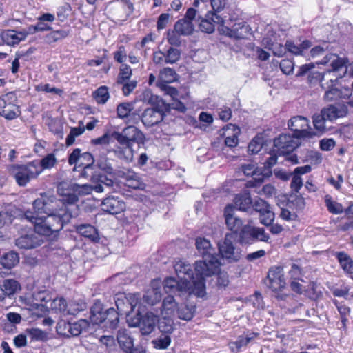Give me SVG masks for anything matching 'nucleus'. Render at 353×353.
<instances>
[{
    "instance_id": "1",
    "label": "nucleus",
    "mask_w": 353,
    "mask_h": 353,
    "mask_svg": "<svg viewBox=\"0 0 353 353\" xmlns=\"http://www.w3.org/2000/svg\"><path fill=\"white\" fill-rule=\"evenodd\" d=\"M78 200H34V212L28 210L25 218L34 224L42 236L59 232L72 217L77 215Z\"/></svg>"
},
{
    "instance_id": "2",
    "label": "nucleus",
    "mask_w": 353,
    "mask_h": 353,
    "mask_svg": "<svg viewBox=\"0 0 353 353\" xmlns=\"http://www.w3.org/2000/svg\"><path fill=\"white\" fill-rule=\"evenodd\" d=\"M195 246L203 259L194 263L195 271L201 275L212 276L219 272L220 262L210 240L205 237H197Z\"/></svg>"
},
{
    "instance_id": "3",
    "label": "nucleus",
    "mask_w": 353,
    "mask_h": 353,
    "mask_svg": "<svg viewBox=\"0 0 353 353\" xmlns=\"http://www.w3.org/2000/svg\"><path fill=\"white\" fill-rule=\"evenodd\" d=\"M112 139L117 140L121 145V147L114 150L117 157L126 162H131L133 159V151L131 145L132 143L142 142L144 136L136 127L129 125L125 128L121 133L112 132Z\"/></svg>"
},
{
    "instance_id": "4",
    "label": "nucleus",
    "mask_w": 353,
    "mask_h": 353,
    "mask_svg": "<svg viewBox=\"0 0 353 353\" xmlns=\"http://www.w3.org/2000/svg\"><path fill=\"white\" fill-rule=\"evenodd\" d=\"M162 284L166 293L174 294L179 296L185 294H194L199 297H203L206 294L205 288L201 280L197 281L194 288H191L190 284L188 282L176 281L173 277L165 279Z\"/></svg>"
},
{
    "instance_id": "5",
    "label": "nucleus",
    "mask_w": 353,
    "mask_h": 353,
    "mask_svg": "<svg viewBox=\"0 0 353 353\" xmlns=\"http://www.w3.org/2000/svg\"><path fill=\"white\" fill-rule=\"evenodd\" d=\"M174 268L179 279L182 282H188L191 288H194L195 283L200 280L203 282L205 287V277L210 276L198 274L195 270V274H194L191 265L183 260L176 261Z\"/></svg>"
},
{
    "instance_id": "6",
    "label": "nucleus",
    "mask_w": 353,
    "mask_h": 353,
    "mask_svg": "<svg viewBox=\"0 0 353 353\" xmlns=\"http://www.w3.org/2000/svg\"><path fill=\"white\" fill-rule=\"evenodd\" d=\"M93 190L90 185H79L68 181L59 183L57 188V192L60 196L66 199H78L79 196L89 194Z\"/></svg>"
},
{
    "instance_id": "7",
    "label": "nucleus",
    "mask_w": 353,
    "mask_h": 353,
    "mask_svg": "<svg viewBox=\"0 0 353 353\" xmlns=\"http://www.w3.org/2000/svg\"><path fill=\"white\" fill-rule=\"evenodd\" d=\"M233 234H226L223 241L218 243L219 251L223 259L229 263H235L241 258V250L234 244Z\"/></svg>"
},
{
    "instance_id": "8",
    "label": "nucleus",
    "mask_w": 353,
    "mask_h": 353,
    "mask_svg": "<svg viewBox=\"0 0 353 353\" xmlns=\"http://www.w3.org/2000/svg\"><path fill=\"white\" fill-rule=\"evenodd\" d=\"M288 126L297 138L310 139L318 135L310 126L309 120L302 116L292 117L288 121Z\"/></svg>"
},
{
    "instance_id": "9",
    "label": "nucleus",
    "mask_w": 353,
    "mask_h": 353,
    "mask_svg": "<svg viewBox=\"0 0 353 353\" xmlns=\"http://www.w3.org/2000/svg\"><path fill=\"white\" fill-rule=\"evenodd\" d=\"M42 172L37 161H33L26 165H17L14 174L15 180L20 186H25L32 179L36 178Z\"/></svg>"
},
{
    "instance_id": "10",
    "label": "nucleus",
    "mask_w": 353,
    "mask_h": 353,
    "mask_svg": "<svg viewBox=\"0 0 353 353\" xmlns=\"http://www.w3.org/2000/svg\"><path fill=\"white\" fill-rule=\"evenodd\" d=\"M110 141V134L107 131L103 136L91 140L93 145H100L99 154L98 158V165L101 170H105L107 173H110V161L107 157L109 152L108 146Z\"/></svg>"
},
{
    "instance_id": "11",
    "label": "nucleus",
    "mask_w": 353,
    "mask_h": 353,
    "mask_svg": "<svg viewBox=\"0 0 353 353\" xmlns=\"http://www.w3.org/2000/svg\"><path fill=\"white\" fill-rule=\"evenodd\" d=\"M299 139L294 135L281 134L274 141V151L279 155L288 154L299 146Z\"/></svg>"
},
{
    "instance_id": "12",
    "label": "nucleus",
    "mask_w": 353,
    "mask_h": 353,
    "mask_svg": "<svg viewBox=\"0 0 353 353\" xmlns=\"http://www.w3.org/2000/svg\"><path fill=\"white\" fill-rule=\"evenodd\" d=\"M218 30L221 34L237 39H245L251 34L250 27L244 21L236 22L231 28L221 24Z\"/></svg>"
},
{
    "instance_id": "13",
    "label": "nucleus",
    "mask_w": 353,
    "mask_h": 353,
    "mask_svg": "<svg viewBox=\"0 0 353 353\" xmlns=\"http://www.w3.org/2000/svg\"><path fill=\"white\" fill-rule=\"evenodd\" d=\"M43 243V239L41 234L35 231L28 232L25 234L21 235L15 240V245L19 249L30 250L40 246Z\"/></svg>"
},
{
    "instance_id": "14",
    "label": "nucleus",
    "mask_w": 353,
    "mask_h": 353,
    "mask_svg": "<svg viewBox=\"0 0 353 353\" xmlns=\"http://www.w3.org/2000/svg\"><path fill=\"white\" fill-rule=\"evenodd\" d=\"M158 321V316L152 312H147L141 318H138L136 321L132 320L129 322V325L130 327L139 326L142 335H148L154 331Z\"/></svg>"
},
{
    "instance_id": "15",
    "label": "nucleus",
    "mask_w": 353,
    "mask_h": 353,
    "mask_svg": "<svg viewBox=\"0 0 353 353\" xmlns=\"http://www.w3.org/2000/svg\"><path fill=\"white\" fill-rule=\"evenodd\" d=\"M116 178L121 183L133 189H142L145 186L140 180L137 173L129 170L123 168L114 173Z\"/></svg>"
},
{
    "instance_id": "16",
    "label": "nucleus",
    "mask_w": 353,
    "mask_h": 353,
    "mask_svg": "<svg viewBox=\"0 0 353 353\" xmlns=\"http://www.w3.org/2000/svg\"><path fill=\"white\" fill-rule=\"evenodd\" d=\"M268 287L273 292L281 291L286 285L283 269L281 266H274L270 268L268 274Z\"/></svg>"
},
{
    "instance_id": "17",
    "label": "nucleus",
    "mask_w": 353,
    "mask_h": 353,
    "mask_svg": "<svg viewBox=\"0 0 353 353\" xmlns=\"http://www.w3.org/2000/svg\"><path fill=\"white\" fill-rule=\"evenodd\" d=\"M252 211L259 213L260 223L265 226L270 225L274 220V213L270 209L265 200H254L252 202Z\"/></svg>"
},
{
    "instance_id": "18",
    "label": "nucleus",
    "mask_w": 353,
    "mask_h": 353,
    "mask_svg": "<svg viewBox=\"0 0 353 353\" xmlns=\"http://www.w3.org/2000/svg\"><path fill=\"white\" fill-rule=\"evenodd\" d=\"M323 89L325 90L324 99L326 101H332L341 98V90L339 88V77H329L325 83H321Z\"/></svg>"
},
{
    "instance_id": "19",
    "label": "nucleus",
    "mask_w": 353,
    "mask_h": 353,
    "mask_svg": "<svg viewBox=\"0 0 353 353\" xmlns=\"http://www.w3.org/2000/svg\"><path fill=\"white\" fill-rule=\"evenodd\" d=\"M161 279L152 280L150 283V288L143 296V302L150 305H154L159 303L161 299Z\"/></svg>"
},
{
    "instance_id": "20",
    "label": "nucleus",
    "mask_w": 353,
    "mask_h": 353,
    "mask_svg": "<svg viewBox=\"0 0 353 353\" xmlns=\"http://www.w3.org/2000/svg\"><path fill=\"white\" fill-rule=\"evenodd\" d=\"M78 161L80 162L79 167L86 166L89 168L93 167L94 159L91 153L86 152L81 154L79 148H75L69 155L68 163L72 165Z\"/></svg>"
},
{
    "instance_id": "21",
    "label": "nucleus",
    "mask_w": 353,
    "mask_h": 353,
    "mask_svg": "<svg viewBox=\"0 0 353 353\" xmlns=\"http://www.w3.org/2000/svg\"><path fill=\"white\" fill-rule=\"evenodd\" d=\"M224 216L228 229L234 233L240 232L243 227V221L235 215L234 209L231 205H228L225 208Z\"/></svg>"
},
{
    "instance_id": "22",
    "label": "nucleus",
    "mask_w": 353,
    "mask_h": 353,
    "mask_svg": "<svg viewBox=\"0 0 353 353\" xmlns=\"http://www.w3.org/2000/svg\"><path fill=\"white\" fill-rule=\"evenodd\" d=\"M215 23L219 24L220 26L221 24H224V20L219 15L208 12L205 14V18L202 19L199 23V29L203 32L212 33L214 30Z\"/></svg>"
},
{
    "instance_id": "23",
    "label": "nucleus",
    "mask_w": 353,
    "mask_h": 353,
    "mask_svg": "<svg viewBox=\"0 0 353 353\" xmlns=\"http://www.w3.org/2000/svg\"><path fill=\"white\" fill-rule=\"evenodd\" d=\"M330 62V65L332 67V70H328L327 71H330L331 75L330 77L334 78L335 77H338L339 79L341 78V75H337L335 73L338 71H340L343 68H346V60L345 59L339 57L335 54H330L326 55L323 60L321 61V64H326Z\"/></svg>"
},
{
    "instance_id": "24",
    "label": "nucleus",
    "mask_w": 353,
    "mask_h": 353,
    "mask_svg": "<svg viewBox=\"0 0 353 353\" xmlns=\"http://www.w3.org/2000/svg\"><path fill=\"white\" fill-rule=\"evenodd\" d=\"M164 114L162 110L157 108H148L141 116V121L146 127L158 124L163 119Z\"/></svg>"
},
{
    "instance_id": "25",
    "label": "nucleus",
    "mask_w": 353,
    "mask_h": 353,
    "mask_svg": "<svg viewBox=\"0 0 353 353\" xmlns=\"http://www.w3.org/2000/svg\"><path fill=\"white\" fill-rule=\"evenodd\" d=\"M321 112L327 121H332L338 118L345 116L347 112V109L344 105H330L323 108Z\"/></svg>"
},
{
    "instance_id": "26",
    "label": "nucleus",
    "mask_w": 353,
    "mask_h": 353,
    "mask_svg": "<svg viewBox=\"0 0 353 353\" xmlns=\"http://www.w3.org/2000/svg\"><path fill=\"white\" fill-rule=\"evenodd\" d=\"M110 309L103 310V306L101 301H96L90 309V319L92 324L98 325L103 323L109 314Z\"/></svg>"
},
{
    "instance_id": "27",
    "label": "nucleus",
    "mask_w": 353,
    "mask_h": 353,
    "mask_svg": "<svg viewBox=\"0 0 353 353\" xmlns=\"http://www.w3.org/2000/svg\"><path fill=\"white\" fill-rule=\"evenodd\" d=\"M224 130L225 144L230 147L233 148L237 145L239 142L238 137L240 134V128L232 123L228 124Z\"/></svg>"
},
{
    "instance_id": "28",
    "label": "nucleus",
    "mask_w": 353,
    "mask_h": 353,
    "mask_svg": "<svg viewBox=\"0 0 353 353\" xmlns=\"http://www.w3.org/2000/svg\"><path fill=\"white\" fill-rule=\"evenodd\" d=\"M301 203V208L305 204L303 202V200H287L285 208H281L280 217L285 221H293L297 217L296 211H295L293 207L298 204V202Z\"/></svg>"
},
{
    "instance_id": "29",
    "label": "nucleus",
    "mask_w": 353,
    "mask_h": 353,
    "mask_svg": "<svg viewBox=\"0 0 353 353\" xmlns=\"http://www.w3.org/2000/svg\"><path fill=\"white\" fill-rule=\"evenodd\" d=\"M334 256L337 259L340 267L347 275L353 274V259L345 252H336Z\"/></svg>"
},
{
    "instance_id": "30",
    "label": "nucleus",
    "mask_w": 353,
    "mask_h": 353,
    "mask_svg": "<svg viewBox=\"0 0 353 353\" xmlns=\"http://www.w3.org/2000/svg\"><path fill=\"white\" fill-rule=\"evenodd\" d=\"M33 301H35V304L38 307H41V310L43 313H46L48 311V307L46 306L43 303H47L52 300L49 291L46 289H41L34 291L32 294Z\"/></svg>"
},
{
    "instance_id": "31",
    "label": "nucleus",
    "mask_w": 353,
    "mask_h": 353,
    "mask_svg": "<svg viewBox=\"0 0 353 353\" xmlns=\"http://www.w3.org/2000/svg\"><path fill=\"white\" fill-rule=\"evenodd\" d=\"M178 307V305L173 296L169 295L166 296L163 301L161 308V314L163 316L164 319H169L173 316Z\"/></svg>"
},
{
    "instance_id": "32",
    "label": "nucleus",
    "mask_w": 353,
    "mask_h": 353,
    "mask_svg": "<svg viewBox=\"0 0 353 353\" xmlns=\"http://www.w3.org/2000/svg\"><path fill=\"white\" fill-rule=\"evenodd\" d=\"M271 174V170L267 169L265 167H256V170L251 176L252 177V180L248 181L247 185L248 187H255L257 185H260L263 182L264 179L267 177H269Z\"/></svg>"
},
{
    "instance_id": "33",
    "label": "nucleus",
    "mask_w": 353,
    "mask_h": 353,
    "mask_svg": "<svg viewBox=\"0 0 353 353\" xmlns=\"http://www.w3.org/2000/svg\"><path fill=\"white\" fill-rule=\"evenodd\" d=\"M117 341L120 348L125 352L134 347V341L126 329L119 330L117 334Z\"/></svg>"
},
{
    "instance_id": "34",
    "label": "nucleus",
    "mask_w": 353,
    "mask_h": 353,
    "mask_svg": "<svg viewBox=\"0 0 353 353\" xmlns=\"http://www.w3.org/2000/svg\"><path fill=\"white\" fill-rule=\"evenodd\" d=\"M19 262L18 254L14 251L6 253L0 258V264L3 268L10 270L16 266Z\"/></svg>"
},
{
    "instance_id": "35",
    "label": "nucleus",
    "mask_w": 353,
    "mask_h": 353,
    "mask_svg": "<svg viewBox=\"0 0 353 353\" xmlns=\"http://www.w3.org/2000/svg\"><path fill=\"white\" fill-rule=\"evenodd\" d=\"M255 227L245 225L239 232V241L241 243L252 244L254 243Z\"/></svg>"
},
{
    "instance_id": "36",
    "label": "nucleus",
    "mask_w": 353,
    "mask_h": 353,
    "mask_svg": "<svg viewBox=\"0 0 353 353\" xmlns=\"http://www.w3.org/2000/svg\"><path fill=\"white\" fill-rule=\"evenodd\" d=\"M76 230L81 236L90 239L92 241L99 240L97 230L90 224L79 225L76 227Z\"/></svg>"
},
{
    "instance_id": "37",
    "label": "nucleus",
    "mask_w": 353,
    "mask_h": 353,
    "mask_svg": "<svg viewBox=\"0 0 353 353\" xmlns=\"http://www.w3.org/2000/svg\"><path fill=\"white\" fill-rule=\"evenodd\" d=\"M310 46L311 43L307 40L303 41L300 44H295L293 41H289L285 43L286 49L294 55H303Z\"/></svg>"
},
{
    "instance_id": "38",
    "label": "nucleus",
    "mask_w": 353,
    "mask_h": 353,
    "mask_svg": "<svg viewBox=\"0 0 353 353\" xmlns=\"http://www.w3.org/2000/svg\"><path fill=\"white\" fill-rule=\"evenodd\" d=\"M174 30L181 35H190L194 31V25L192 21L181 19L175 23Z\"/></svg>"
},
{
    "instance_id": "39",
    "label": "nucleus",
    "mask_w": 353,
    "mask_h": 353,
    "mask_svg": "<svg viewBox=\"0 0 353 353\" xmlns=\"http://www.w3.org/2000/svg\"><path fill=\"white\" fill-rule=\"evenodd\" d=\"M1 290L4 295L11 296L21 290L20 284L14 279H6L1 286Z\"/></svg>"
},
{
    "instance_id": "40",
    "label": "nucleus",
    "mask_w": 353,
    "mask_h": 353,
    "mask_svg": "<svg viewBox=\"0 0 353 353\" xmlns=\"http://www.w3.org/2000/svg\"><path fill=\"white\" fill-rule=\"evenodd\" d=\"M90 322L86 319H80L77 322L70 323V336H77L83 332H88L90 327Z\"/></svg>"
},
{
    "instance_id": "41",
    "label": "nucleus",
    "mask_w": 353,
    "mask_h": 353,
    "mask_svg": "<svg viewBox=\"0 0 353 353\" xmlns=\"http://www.w3.org/2000/svg\"><path fill=\"white\" fill-rule=\"evenodd\" d=\"M21 110L19 106L8 103V106L5 110L0 112V116L4 117L7 120H13L21 115Z\"/></svg>"
},
{
    "instance_id": "42",
    "label": "nucleus",
    "mask_w": 353,
    "mask_h": 353,
    "mask_svg": "<svg viewBox=\"0 0 353 353\" xmlns=\"http://www.w3.org/2000/svg\"><path fill=\"white\" fill-rule=\"evenodd\" d=\"M50 308L56 312H63L66 314H72V312L67 310V302L63 297L52 299L51 301Z\"/></svg>"
},
{
    "instance_id": "43",
    "label": "nucleus",
    "mask_w": 353,
    "mask_h": 353,
    "mask_svg": "<svg viewBox=\"0 0 353 353\" xmlns=\"http://www.w3.org/2000/svg\"><path fill=\"white\" fill-rule=\"evenodd\" d=\"M125 299L129 312L134 311L135 307L138 306L137 314H139L141 312L140 306L139 305L141 299L140 294L139 293L128 294L125 295Z\"/></svg>"
},
{
    "instance_id": "44",
    "label": "nucleus",
    "mask_w": 353,
    "mask_h": 353,
    "mask_svg": "<svg viewBox=\"0 0 353 353\" xmlns=\"http://www.w3.org/2000/svg\"><path fill=\"white\" fill-rule=\"evenodd\" d=\"M131 76L132 70L130 67L126 64H121L120 66V71L118 74L117 80L114 85L119 86L120 84L130 80Z\"/></svg>"
},
{
    "instance_id": "45",
    "label": "nucleus",
    "mask_w": 353,
    "mask_h": 353,
    "mask_svg": "<svg viewBox=\"0 0 353 353\" xmlns=\"http://www.w3.org/2000/svg\"><path fill=\"white\" fill-rule=\"evenodd\" d=\"M312 119L314 127L318 132L322 134L327 130L326 126L327 119L323 116L321 112L319 114H314Z\"/></svg>"
},
{
    "instance_id": "46",
    "label": "nucleus",
    "mask_w": 353,
    "mask_h": 353,
    "mask_svg": "<svg viewBox=\"0 0 353 353\" xmlns=\"http://www.w3.org/2000/svg\"><path fill=\"white\" fill-rule=\"evenodd\" d=\"M165 53V63L174 64L176 63L181 58V50L170 47Z\"/></svg>"
},
{
    "instance_id": "47",
    "label": "nucleus",
    "mask_w": 353,
    "mask_h": 353,
    "mask_svg": "<svg viewBox=\"0 0 353 353\" xmlns=\"http://www.w3.org/2000/svg\"><path fill=\"white\" fill-rule=\"evenodd\" d=\"M92 96L98 103H105L110 97L108 87L101 86L93 92Z\"/></svg>"
},
{
    "instance_id": "48",
    "label": "nucleus",
    "mask_w": 353,
    "mask_h": 353,
    "mask_svg": "<svg viewBox=\"0 0 353 353\" xmlns=\"http://www.w3.org/2000/svg\"><path fill=\"white\" fill-rule=\"evenodd\" d=\"M195 308L193 307H188L181 305L178 307L176 313L179 319L185 321H190L194 316Z\"/></svg>"
},
{
    "instance_id": "49",
    "label": "nucleus",
    "mask_w": 353,
    "mask_h": 353,
    "mask_svg": "<svg viewBox=\"0 0 353 353\" xmlns=\"http://www.w3.org/2000/svg\"><path fill=\"white\" fill-rule=\"evenodd\" d=\"M159 78L162 82L171 83L176 79V73L170 68H164L160 71Z\"/></svg>"
},
{
    "instance_id": "50",
    "label": "nucleus",
    "mask_w": 353,
    "mask_h": 353,
    "mask_svg": "<svg viewBox=\"0 0 353 353\" xmlns=\"http://www.w3.org/2000/svg\"><path fill=\"white\" fill-rule=\"evenodd\" d=\"M154 347L159 350L167 349L171 343V338L168 334H161L152 341Z\"/></svg>"
},
{
    "instance_id": "51",
    "label": "nucleus",
    "mask_w": 353,
    "mask_h": 353,
    "mask_svg": "<svg viewBox=\"0 0 353 353\" xmlns=\"http://www.w3.org/2000/svg\"><path fill=\"white\" fill-rule=\"evenodd\" d=\"M42 171L46 169L53 168L57 163V159L53 153H50L44 157L40 162H37Z\"/></svg>"
},
{
    "instance_id": "52",
    "label": "nucleus",
    "mask_w": 353,
    "mask_h": 353,
    "mask_svg": "<svg viewBox=\"0 0 353 353\" xmlns=\"http://www.w3.org/2000/svg\"><path fill=\"white\" fill-rule=\"evenodd\" d=\"M234 206L231 205L234 211L238 210L239 211L252 212V201L253 200H234Z\"/></svg>"
},
{
    "instance_id": "53",
    "label": "nucleus",
    "mask_w": 353,
    "mask_h": 353,
    "mask_svg": "<svg viewBox=\"0 0 353 353\" xmlns=\"http://www.w3.org/2000/svg\"><path fill=\"white\" fill-rule=\"evenodd\" d=\"M114 302L118 313L125 314L129 313L128 308L127 307L125 295L123 294H117L114 298Z\"/></svg>"
},
{
    "instance_id": "54",
    "label": "nucleus",
    "mask_w": 353,
    "mask_h": 353,
    "mask_svg": "<svg viewBox=\"0 0 353 353\" xmlns=\"http://www.w3.org/2000/svg\"><path fill=\"white\" fill-rule=\"evenodd\" d=\"M330 75V71H326L323 74L319 72H310L308 75V81L311 83L317 81H321V83H325Z\"/></svg>"
},
{
    "instance_id": "55",
    "label": "nucleus",
    "mask_w": 353,
    "mask_h": 353,
    "mask_svg": "<svg viewBox=\"0 0 353 353\" xmlns=\"http://www.w3.org/2000/svg\"><path fill=\"white\" fill-rule=\"evenodd\" d=\"M70 323L65 320L59 321L56 327L57 334L65 337H70Z\"/></svg>"
},
{
    "instance_id": "56",
    "label": "nucleus",
    "mask_w": 353,
    "mask_h": 353,
    "mask_svg": "<svg viewBox=\"0 0 353 353\" xmlns=\"http://www.w3.org/2000/svg\"><path fill=\"white\" fill-rule=\"evenodd\" d=\"M325 205L330 212L332 214H340L343 212V207L337 203L336 200H325Z\"/></svg>"
},
{
    "instance_id": "57",
    "label": "nucleus",
    "mask_w": 353,
    "mask_h": 353,
    "mask_svg": "<svg viewBox=\"0 0 353 353\" xmlns=\"http://www.w3.org/2000/svg\"><path fill=\"white\" fill-rule=\"evenodd\" d=\"M333 303L341 315V321L344 323L347 321V316L350 314V309L345 305L339 303L337 300H334Z\"/></svg>"
},
{
    "instance_id": "58",
    "label": "nucleus",
    "mask_w": 353,
    "mask_h": 353,
    "mask_svg": "<svg viewBox=\"0 0 353 353\" xmlns=\"http://www.w3.org/2000/svg\"><path fill=\"white\" fill-rule=\"evenodd\" d=\"M132 110V105L129 103H121L117 107V114L120 118L128 117Z\"/></svg>"
},
{
    "instance_id": "59",
    "label": "nucleus",
    "mask_w": 353,
    "mask_h": 353,
    "mask_svg": "<svg viewBox=\"0 0 353 353\" xmlns=\"http://www.w3.org/2000/svg\"><path fill=\"white\" fill-rule=\"evenodd\" d=\"M137 84V81L128 80L123 83L120 84L122 92L125 96L129 95L136 88Z\"/></svg>"
},
{
    "instance_id": "60",
    "label": "nucleus",
    "mask_w": 353,
    "mask_h": 353,
    "mask_svg": "<svg viewBox=\"0 0 353 353\" xmlns=\"http://www.w3.org/2000/svg\"><path fill=\"white\" fill-rule=\"evenodd\" d=\"M270 235L265 232V229L263 228L255 227L254 242L263 241L268 242Z\"/></svg>"
},
{
    "instance_id": "61",
    "label": "nucleus",
    "mask_w": 353,
    "mask_h": 353,
    "mask_svg": "<svg viewBox=\"0 0 353 353\" xmlns=\"http://www.w3.org/2000/svg\"><path fill=\"white\" fill-rule=\"evenodd\" d=\"M68 36V33L65 30H57L50 32L47 35V39L49 42H56L59 39L65 38Z\"/></svg>"
},
{
    "instance_id": "62",
    "label": "nucleus",
    "mask_w": 353,
    "mask_h": 353,
    "mask_svg": "<svg viewBox=\"0 0 353 353\" xmlns=\"http://www.w3.org/2000/svg\"><path fill=\"white\" fill-rule=\"evenodd\" d=\"M294 64L290 59H283L280 63L281 70L285 74H290L294 70Z\"/></svg>"
},
{
    "instance_id": "63",
    "label": "nucleus",
    "mask_w": 353,
    "mask_h": 353,
    "mask_svg": "<svg viewBox=\"0 0 353 353\" xmlns=\"http://www.w3.org/2000/svg\"><path fill=\"white\" fill-rule=\"evenodd\" d=\"M262 148L261 140L259 138L253 139L248 145V152L252 154L258 153Z\"/></svg>"
},
{
    "instance_id": "64",
    "label": "nucleus",
    "mask_w": 353,
    "mask_h": 353,
    "mask_svg": "<svg viewBox=\"0 0 353 353\" xmlns=\"http://www.w3.org/2000/svg\"><path fill=\"white\" fill-rule=\"evenodd\" d=\"M32 339L42 341L46 339V334L41 330L38 328H32L27 330Z\"/></svg>"
}]
</instances>
